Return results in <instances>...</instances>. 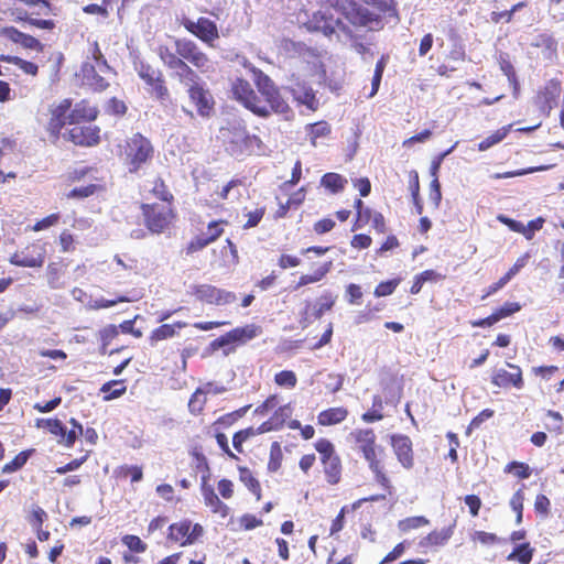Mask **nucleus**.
<instances>
[{
  "instance_id": "0eeeda50",
  "label": "nucleus",
  "mask_w": 564,
  "mask_h": 564,
  "mask_svg": "<svg viewBox=\"0 0 564 564\" xmlns=\"http://www.w3.org/2000/svg\"><path fill=\"white\" fill-rule=\"evenodd\" d=\"M259 333L260 328L253 324L237 327L213 340L210 347L213 350L225 348L224 354L227 356L234 351V347H231L232 345L245 344L257 337Z\"/></svg>"
},
{
  "instance_id": "b1692460",
  "label": "nucleus",
  "mask_w": 564,
  "mask_h": 564,
  "mask_svg": "<svg viewBox=\"0 0 564 564\" xmlns=\"http://www.w3.org/2000/svg\"><path fill=\"white\" fill-rule=\"evenodd\" d=\"M512 124L505 126L497 131H495L489 137L485 138L481 142L478 143L479 151H487L491 147L501 142L510 132Z\"/></svg>"
},
{
  "instance_id": "79ce46f5",
  "label": "nucleus",
  "mask_w": 564,
  "mask_h": 564,
  "mask_svg": "<svg viewBox=\"0 0 564 564\" xmlns=\"http://www.w3.org/2000/svg\"><path fill=\"white\" fill-rule=\"evenodd\" d=\"M130 300L127 296H118L113 300H107V299H96L89 303V308L91 310H100V308H108L112 307L118 303L129 302Z\"/></svg>"
},
{
  "instance_id": "7ed1b4c3",
  "label": "nucleus",
  "mask_w": 564,
  "mask_h": 564,
  "mask_svg": "<svg viewBox=\"0 0 564 564\" xmlns=\"http://www.w3.org/2000/svg\"><path fill=\"white\" fill-rule=\"evenodd\" d=\"M378 12L370 11L368 8L348 0H341L339 11L345 18L355 25L367 26L370 30L381 25L379 14L395 17L397 10L392 0H364Z\"/></svg>"
},
{
  "instance_id": "a19ab883",
  "label": "nucleus",
  "mask_w": 564,
  "mask_h": 564,
  "mask_svg": "<svg viewBox=\"0 0 564 564\" xmlns=\"http://www.w3.org/2000/svg\"><path fill=\"white\" fill-rule=\"evenodd\" d=\"M506 471L514 474L520 479H527L531 475L529 465L519 462L509 463L506 466Z\"/></svg>"
},
{
  "instance_id": "09e8293b",
  "label": "nucleus",
  "mask_w": 564,
  "mask_h": 564,
  "mask_svg": "<svg viewBox=\"0 0 564 564\" xmlns=\"http://www.w3.org/2000/svg\"><path fill=\"white\" fill-rule=\"evenodd\" d=\"M254 436L253 427H248L237 432L232 437V445L238 452H242L241 445L243 442Z\"/></svg>"
},
{
  "instance_id": "2eb2a0df",
  "label": "nucleus",
  "mask_w": 564,
  "mask_h": 564,
  "mask_svg": "<svg viewBox=\"0 0 564 564\" xmlns=\"http://www.w3.org/2000/svg\"><path fill=\"white\" fill-rule=\"evenodd\" d=\"M69 140L78 145H95L99 142V129L93 126H76L69 130Z\"/></svg>"
},
{
  "instance_id": "393cba45",
  "label": "nucleus",
  "mask_w": 564,
  "mask_h": 564,
  "mask_svg": "<svg viewBox=\"0 0 564 564\" xmlns=\"http://www.w3.org/2000/svg\"><path fill=\"white\" fill-rule=\"evenodd\" d=\"M216 291L217 288L209 284L192 286V293L196 296V299L208 304H215Z\"/></svg>"
},
{
  "instance_id": "774afa93",
  "label": "nucleus",
  "mask_w": 564,
  "mask_h": 564,
  "mask_svg": "<svg viewBox=\"0 0 564 564\" xmlns=\"http://www.w3.org/2000/svg\"><path fill=\"white\" fill-rule=\"evenodd\" d=\"M335 227V221L330 218H324L315 223L314 231L318 235L326 234Z\"/></svg>"
},
{
  "instance_id": "bf43d9fd",
  "label": "nucleus",
  "mask_w": 564,
  "mask_h": 564,
  "mask_svg": "<svg viewBox=\"0 0 564 564\" xmlns=\"http://www.w3.org/2000/svg\"><path fill=\"white\" fill-rule=\"evenodd\" d=\"M59 219V215L58 214H52L41 220H39L34 226H33V230L34 231H41V230H44L46 228H50L52 226H54L55 224H57Z\"/></svg>"
},
{
  "instance_id": "13d9d810",
  "label": "nucleus",
  "mask_w": 564,
  "mask_h": 564,
  "mask_svg": "<svg viewBox=\"0 0 564 564\" xmlns=\"http://www.w3.org/2000/svg\"><path fill=\"white\" fill-rule=\"evenodd\" d=\"M236 299L235 293L217 288L215 305H227L234 303Z\"/></svg>"
},
{
  "instance_id": "a18cd8bd",
  "label": "nucleus",
  "mask_w": 564,
  "mask_h": 564,
  "mask_svg": "<svg viewBox=\"0 0 564 564\" xmlns=\"http://www.w3.org/2000/svg\"><path fill=\"white\" fill-rule=\"evenodd\" d=\"M315 448L321 455V460L330 458L336 455L334 445L325 438L318 440L315 444Z\"/></svg>"
},
{
  "instance_id": "f257e3e1",
  "label": "nucleus",
  "mask_w": 564,
  "mask_h": 564,
  "mask_svg": "<svg viewBox=\"0 0 564 564\" xmlns=\"http://www.w3.org/2000/svg\"><path fill=\"white\" fill-rule=\"evenodd\" d=\"M251 72L252 80L257 86L260 96L254 93L249 82L242 78H237L232 83L231 87L235 98L259 117L265 118L271 113V111L279 115L289 113L290 107L280 95L273 80L256 67H253Z\"/></svg>"
},
{
  "instance_id": "bb28decb",
  "label": "nucleus",
  "mask_w": 564,
  "mask_h": 564,
  "mask_svg": "<svg viewBox=\"0 0 564 564\" xmlns=\"http://www.w3.org/2000/svg\"><path fill=\"white\" fill-rule=\"evenodd\" d=\"M346 183L347 181L337 173H326L321 181V184L333 193L343 191Z\"/></svg>"
},
{
  "instance_id": "5701e85b",
  "label": "nucleus",
  "mask_w": 564,
  "mask_h": 564,
  "mask_svg": "<svg viewBox=\"0 0 564 564\" xmlns=\"http://www.w3.org/2000/svg\"><path fill=\"white\" fill-rule=\"evenodd\" d=\"M453 535V525L443 528L440 531L431 532L424 540L421 542V545H443L445 544L451 536Z\"/></svg>"
},
{
  "instance_id": "338daca9",
  "label": "nucleus",
  "mask_w": 564,
  "mask_h": 564,
  "mask_svg": "<svg viewBox=\"0 0 564 564\" xmlns=\"http://www.w3.org/2000/svg\"><path fill=\"white\" fill-rule=\"evenodd\" d=\"M240 524L241 527L245 529V530H252L257 527H260L262 525V520L261 519H258L256 518L252 514H243L241 518H240Z\"/></svg>"
},
{
  "instance_id": "6e6d98bb",
  "label": "nucleus",
  "mask_w": 564,
  "mask_h": 564,
  "mask_svg": "<svg viewBox=\"0 0 564 564\" xmlns=\"http://www.w3.org/2000/svg\"><path fill=\"white\" fill-rule=\"evenodd\" d=\"M544 219L542 217H539L536 219H533L528 223V225H524V231H520V234H523L524 237L530 240L532 239L535 231L540 230L543 227Z\"/></svg>"
},
{
  "instance_id": "1a4fd4ad",
  "label": "nucleus",
  "mask_w": 564,
  "mask_h": 564,
  "mask_svg": "<svg viewBox=\"0 0 564 564\" xmlns=\"http://www.w3.org/2000/svg\"><path fill=\"white\" fill-rule=\"evenodd\" d=\"M182 25L202 42L213 46L214 41L219 37L216 23L207 18L200 17L196 21L188 18L182 20Z\"/></svg>"
},
{
  "instance_id": "58836bf2",
  "label": "nucleus",
  "mask_w": 564,
  "mask_h": 564,
  "mask_svg": "<svg viewBox=\"0 0 564 564\" xmlns=\"http://www.w3.org/2000/svg\"><path fill=\"white\" fill-rule=\"evenodd\" d=\"M122 543L132 552L142 553L147 544L137 535L128 534L122 538Z\"/></svg>"
},
{
  "instance_id": "a211bd4d",
  "label": "nucleus",
  "mask_w": 564,
  "mask_h": 564,
  "mask_svg": "<svg viewBox=\"0 0 564 564\" xmlns=\"http://www.w3.org/2000/svg\"><path fill=\"white\" fill-rule=\"evenodd\" d=\"M351 435L354 436L365 458H369L372 454L376 453V435L372 430H357L354 433H351Z\"/></svg>"
},
{
  "instance_id": "6ab92c4d",
  "label": "nucleus",
  "mask_w": 564,
  "mask_h": 564,
  "mask_svg": "<svg viewBox=\"0 0 564 564\" xmlns=\"http://www.w3.org/2000/svg\"><path fill=\"white\" fill-rule=\"evenodd\" d=\"M97 109L87 102L86 100H82L76 104L74 109L69 110V124L77 123L79 121H93L97 117Z\"/></svg>"
},
{
  "instance_id": "f3484780",
  "label": "nucleus",
  "mask_w": 564,
  "mask_h": 564,
  "mask_svg": "<svg viewBox=\"0 0 564 564\" xmlns=\"http://www.w3.org/2000/svg\"><path fill=\"white\" fill-rule=\"evenodd\" d=\"M200 489L204 502L208 508H210L212 512L217 513L223 518H226L229 513V507L218 498V496L215 494L214 488L207 484L205 477H203Z\"/></svg>"
},
{
  "instance_id": "8fccbe9b",
  "label": "nucleus",
  "mask_w": 564,
  "mask_h": 564,
  "mask_svg": "<svg viewBox=\"0 0 564 564\" xmlns=\"http://www.w3.org/2000/svg\"><path fill=\"white\" fill-rule=\"evenodd\" d=\"M96 189H97L96 184L75 187L67 194V197L68 198H85V197L93 195L96 192Z\"/></svg>"
},
{
  "instance_id": "2f4dec72",
  "label": "nucleus",
  "mask_w": 564,
  "mask_h": 564,
  "mask_svg": "<svg viewBox=\"0 0 564 564\" xmlns=\"http://www.w3.org/2000/svg\"><path fill=\"white\" fill-rule=\"evenodd\" d=\"M240 185H241V182L239 180L230 181L218 193L219 197L223 199L237 200L241 195V193L238 188Z\"/></svg>"
},
{
  "instance_id": "20e7f679",
  "label": "nucleus",
  "mask_w": 564,
  "mask_h": 564,
  "mask_svg": "<svg viewBox=\"0 0 564 564\" xmlns=\"http://www.w3.org/2000/svg\"><path fill=\"white\" fill-rule=\"evenodd\" d=\"M165 54H170L186 64H192L199 73L205 75L216 70V63L195 42L187 39H176L173 47L160 45L158 55L163 64Z\"/></svg>"
},
{
  "instance_id": "4c0bfd02",
  "label": "nucleus",
  "mask_w": 564,
  "mask_h": 564,
  "mask_svg": "<svg viewBox=\"0 0 564 564\" xmlns=\"http://www.w3.org/2000/svg\"><path fill=\"white\" fill-rule=\"evenodd\" d=\"M523 501H524V492L522 489H519L518 491H516L510 500V507L517 513V519H516L517 524H520L522 522Z\"/></svg>"
},
{
  "instance_id": "f03ea898",
  "label": "nucleus",
  "mask_w": 564,
  "mask_h": 564,
  "mask_svg": "<svg viewBox=\"0 0 564 564\" xmlns=\"http://www.w3.org/2000/svg\"><path fill=\"white\" fill-rule=\"evenodd\" d=\"M164 66L170 70L171 77L177 79L186 87L189 100L196 107L199 116L208 117L214 108V98L205 87L198 73L185 62L165 54Z\"/></svg>"
},
{
  "instance_id": "dca6fc26",
  "label": "nucleus",
  "mask_w": 564,
  "mask_h": 564,
  "mask_svg": "<svg viewBox=\"0 0 564 564\" xmlns=\"http://www.w3.org/2000/svg\"><path fill=\"white\" fill-rule=\"evenodd\" d=\"M561 94V83L551 80L536 97V105L543 112L549 113L556 105Z\"/></svg>"
},
{
  "instance_id": "a878e982",
  "label": "nucleus",
  "mask_w": 564,
  "mask_h": 564,
  "mask_svg": "<svg viewBox=\"0 0 564 564\" xmlns=\"http://www.w3.org/2000/svg\"><path fill=\"white\" fill-rule=\"evenodd\" d=\"M533 550L529 543L517 545L513 551L507 556L508 561H519L521 564H529L532 560Z\"/></svg>"
},
{
  "instance_id": "9d476101",
  "label": "nucleus",
  "mask_w": 564,
  "mask_h": 564,
  "mask_svg": "<svg viewBox=\"0 0 564 564\" xmlns=\"http://www.w3.org/2000/svg\"><path fill=\"white\" fill-rule=\"evenodd\" d=\"M44 245L33 243L21 251L14 252L9 261L11 264L24 268H40L45 260Z\"/></svg>"
},
{
  "instance_id": "72a5a7b5",
  "label": "nucleus",
  "mask_w": 564,
  "mask_h": 564,
  "mask_svg": "<svg viewBox=\"0 0 564 564\" xmlns=\"http://www.w3.org/2000/svg\"><path fill=\"white\" fill-rule=\"evenodd\" d=\"M30 455L31 451H23L19 453L11 462L4 465L3 473L10 474L22 468L26 464Z\"/></svg>"
},
{
  "instance_id": "9b49d317",
  "label": "nucleus",
  "mask_w": 564,
  "mask_h": 564,
  "mask_svg": "<svg viewBox=\"0 0 564 564\" xmlns=\"http://www.w3.org/2000/svg\"><path fill=\"white\" fill-rule=\"evenodd\" d=\"M70 99H63L57 105L51 107V118L47 123V131L55 139L58 138L61 130L66 123H69Z\"/></svg>"
},
{
  "instance_id": "c756f323",
  "label": "nucleus",
  "mask_w": 564,
  "mask_h": 564,
  "mask_svg": "<svg viewBox=\"0 0 564 564\" xmlns=\"http://www.w3.org/2000/svg\"><path fill=\"white\" fill-rule=\"evenodd\" d=\"M126 389L123 381L113 380L102 384L100 391L106 393L105 400H112L122 395L126 392Z\"/></svg>"
},
{
  "instance_id": "473e14b6",
  "label": "nucleus",
  "mask_w": 564,
  "mask_h": 564,
  "mask_svg": "<svg viewBox=\"0 0 564 564\" xmlns=\"http://www.w3.org/2000/svg\"><path fill=\"white\" fill-rule=\"evenodd\" d=\"M429 523H430V521L425 517L416 516V517H410V518L399 521L398 527L401 531L408 532L412 529H417V528L427 525Z\"/></svg>"
},
{
  "instance_id": "680f3d73",
  "label": "nucleus",
  "mask_w": 564,
  "mask_h": 564,
  "mask_svg": "<svg viewBox=\"0 0 564 564\" xmlns=\"http://www.w3.org/2000/svg\"><path fill=\"white\" fill-rule=\"evenodd\" d=\"M346 293L350 304H359V301L362 297V292L359 285L354 283L349 284L346 288Z\"/></svg>"
},
{
  "instance_id": "c9c22d12",
  "label": "nucleus",
  "mask_w": 564,
  "mask_h": 564,
  "mask_svg": "<svg viewBox=\"0 0 564 564\" xmlns=\"http://www.w3.org/2000/svg\"><path fill=\"white\" fill-rule=\"evenodd\" d=\"M1 59L13 63L14 65L19 66L26 74H30V75L37 74L39 67L36 64H34L32 62L24 61L20 57H11V56H1Z\"/></svg>"
},
{
  "instance_id": "37998d69",
  "label": "nucleus",
  "mask_w": 564,
  "mask_h": 564,
  "mask_svg": "<svg viewBox=\"0 0 564 564\" xmlns=\"http://www.w3.org/2000/svg\"><path fill=\"white\" fill-rule=\"evenodd\" d=\"M400 280L393 279L389 281L381 282L377 285L375 290V296L382 297L388 296L393 293L395 288L399 285Z\"/></svg>"
},
{
  "instance_id": "4be33fe9",
  "label": "nucleus",
  "mask_w": 564,
  "mask_h": 564,
  "mask_svg": "<svg viewBox=\"0 0 564 564\" xmlns=\"http://www.w3.org/2000/svg\"><path fill=\"white\" fill-rule=\"evenodd\" d=\"M191 528L192 523L188 520H184L178 523H173L169 528V539L174 542H181V544L183 545V541L187 540Z\"/></svg>"
},
{
  "instance_id": "c03bdc74",
  "label": "nucleus",
  "mask_w": 564,
  "mask_h": 564,
  "mask_svg": "<svg viewBox=\"0 0 564 564\" xmlns=\"http://www.w3.org/2000/svg\"><path fill=\"white\" fill-rule=\"evenodd\" d=\"M206 398L204 395V391L200 390L199 388L194 392V394L189 399L188 409L192 413H199L203 410Z\"/></svg>"
},
{
  "instance_id": "f704fd0d",
  "label": "nucleus",
  "mask_w": 564,
  "mask_h": 564,
  "mask_svg": "<svg viewBox=\"0 0 564 564\" xmlns=\"http://www.w3.org/2000/svg\"><path fill=\"white\" fill-rule=\"evenodd\" d=\"M282 451L278 442L272 443L270 448V459L268 463V470L275 473L281 467Z\"/></svg>"
},
{
  "instance_id": "6e6552de",
  "label": "nucleus",
  "mask_w": 564,
  "mask_h": 564,
  "mask_svg": "<svg viewBox=\"0 0 564 564\" xmlns=\"http://www.w3.org/2000/svg\"><path fill=\"white\" fill-rule=\"evenodd\" d=\"M142 210L147 227L152 232H162L171 223L172 209L166 203L144 204Z\"/></svg>"
},
{
  "instance_id": "e2e57ef3",
  "label": "nucleus",
  "mask_w": 564,
  "mask_h": 564,
  "mask_svg": "<svg viewBox=\"0 0 564 564\" xmlns=\"http://www.w3.org/2000/svg\"><path fill=\"white\" fill-rule=\"evenodd\" d=\"M529 258V253H524L523 256L518 258L514 264L508 270V272L505 275L509 276V280H511L522 268L525 267Z\"/></svg>"
},
{
  "instance_id": "aec40b11",
  "label": "nucleus",
  "mask_w": 564,
  "mask_h": 564,
  "mask_svg": "<svg viewBox=\"0 0 564 564\" xmlns=\"http://www.w3.org/2000/svg\"><path fill=\"white\" fill-rule=\"evenodd\" d=\"M322 464L324 466L326 480L332 485L338 484L341 475V464L339 457L335 455L330 458L322 460Z\"/></svg>"
},
{
  "instance_id": "603ef678",
  "label": "nucleus",
  "mask_w": 564,
  "mask_h": 564,
  "mask_svg": "<svg viewBox=\"0 0 564 564\" xmlns=\"http://www.w3.org/2000/svg\"><path fill=\"white\" fill-rule=\"evenodd\" d=\"M344 379V375L329 373L325 387L328 391L335 393L341 389Z\"/></svg>"
},
{
  "instance_id": "5fc2aeb1",
  "label": "nucleus",
  "mask_w": 564,
  "mask_h": 564,
  "mask_svg": "<svg viewBox=\"0 0 564 564\" xmlns=\"http://www.w3.org/2000/svg\"><path fill=\"white\" fill-rule=\"evenodd\" d=\"M24 33L13 26H4L0 29V36H3L13 43L20 44Z\"/></svg>"
},
{
  "instance_id": "c85d7f7f",
  "label": "nucleus",
  "mask_w": 564,
  "mask_h": 564,
  "mask_svg": "<svg viewBox=\"0 0 564 564\" xmlns=\"http://www.w3.org/2000/svg\"><path fill=\"white\" fill-rule=\"evenodd\" d=\"M138 75L150 86L161 78L159 69L152 67L147 63H140L137 66Z\"/></svg>"
},
{
  "instance_id": "e433bc0d",
  "label": "nucleus",
  "mask_w": 564,
  "mask_h": 564,
  "mask_svg": "<svg viewBox=\"0 0 564 564\" xmlns=\"http://www.w3.org/2000/svg\"><path fill=\"white\" fill-rule=\"evenodd\" d=\"M37 426L46 427L52 434L65 436V425L56 419L39 420Z\"/></svg>"
},
{
  "instance_id": "7c9ffc66",
  "label": "nucleus",
  "mask_w": 564,
  "mask_h": 564,
  "mask_svg": "<svg viewBox=\"0 0 564 564\" xmlns=\"http://www.w3.org/2000/svg\"><path fill=\"white\" fill-rule=\"evenodd\" d=\"M239 474L240 480L259 500L261 497V488L259 481L252 476L248 468H240Z\"/></svg>"
},
{
  "instance_id": "4d7b16f0",
  "label": "nucleus",
  "mask_w": 564,
  "mask_h": 564,
  "mask_svg": "<svg viewBox=\"0 0 564 564\" xmlns=\"http://www.w3.org/2000/svg\"><path fill=\"white\" fill-rule=\"evenodd\" d=\"M118 334V328L115 325H108L99 332V337L104 346H108Z\"/></svg>"
},
{
  "instance_id": "f8f14e48",
  "label": "nucleus",
  "mask_w": 564,
  "mask_h": 564,
  "mask_svg": "<svg viewBox=\"0 0 564 564\" xmlns=\"http://www.w3.org/2000/svg\"><path fill=\"white\" fill-rule=\"evenodd\" d=\"M337 296L330 291H324L316 302L312 305L307 303L305 311L302 314V323L305 325L311 323V317L315 319L322 318V316L330 311L336 302Z\"/></svg>"
},
{
  "instance_id": "0e129e2a",
  "label": "nucleus",
  "mask_w": 564,
  "mask_h": 564,
  "mask_svg": "<svg viewBox=\"0 0 564 564\" xmlns=\"http://www.w3.org/2000/svg\"><path fill=\"white\" fill-rule=\"evenodd\" d=\"M521 306L519 303L516 302H508L505 303L499 310H497L498 316H500V319L508 317L509 315L520 311Z\"/></svg>"
},
{
  "instance_id": "de8ad7c7",
  "label": "nucleus",
  "mask_w": 564,
  "mask_h": 564,
  "mask_svg": "<svg viewBox=\"0 0 564 564\" xmlns=\"http://www.w3.org/2000/svg\"><path fill=\"white\" fill-rule=\"evenodd\" d=\"M265 209L263 207L256 208L254 210L248 212L246 216L248 217L247 223L242 226L243 229H250L256 227L261 219L263 218Z\"/></svg>"
},
{
  "instance_id": "4468645a",
  "label": "nucleus",
  "mask_w": 564,
  "mask_h": 564,
  "mask_svg": "<svg viewBox=\"0 0 564 564\" xmlns=\"http://www.w3.org/2000/svg\"><path fill=\"white\" fill-rule=\"evenodd\" d=\"M391 445L398 457V460L404 468H412L413 466V451L412 442L406 435H392Z\"/></svg>"
},
{
  "instance_id": "39448f33",
  "label": "nucleus",
  "mask_w": 564,
  "mask_h": 564,
  "mask_svg": "<svg viewBox=\"0 0 564 564\" xmlns=\"http://www.w3.org/2000/svg\"><path fill=\"white\" fill-rule=\"evenodd\" d=\"M89 54L91 61H86L82 66L83 83L95 91H102L109 86L113 69L108 65L97 42L91 44Z\"/></svg>"
},
{
  "instance_id": "cd10ccee",
  "label": "nucleus",
  "mask_w": 564,
  "mask_h": 564,
  "mask_svg": "<svg viewBox=\"0 0 564 564\" xmlns=\"http://www.w3.org/2000/svg\"><path fill=\"white\" fill-rule=\"evenodd\" d=\"M305 129L313 145H316L318 138L326 137L330 132V127L326 121L307 124Z\"/></svg>"
},
{
  "instance_id": "49530a36",
  "label": "nucleus",
  "mask_w": 564,
  "mask_h": 564,
  "mask_svg": "<svg viewBox=\"0 0 564 564\" xmlns=\"http://www.w3.org/2000/svg\"><path fill=\"white\" fill-rule=\"evenodd\" d=\"M341 26L343 23L340 21V18L334 19L333 17H330L329 19L325 18L324 24L318 28L323 31V33L326 36H332L337 32L338 29H341Z\"/></svg>"
},
{
  "instance_id": "052dcab7",
  "label": "nucleus",
  "mask_w": 564,
  "mask_h": 564,
  "mask_svg": "<svg viewBox=\"0 0 564 564\" xmlns=\"http://www.w3.org/2000/svg\"><path fill=\"white\" fill-rule=\"evenodd\" d=\"M47 282L51 289H61L63 284L59 282L58 270L54 264L47 267Z\"/></svg>"
},
{
  "instance_id": "69168bd1",
  "label": "nucleus",
  "mask_w": 564,
  "mask_h": 564,
  "mask_svg": "<svg viewBox=\"0 0 564 564\" xmlns=\"http://www.w3.org/2000/svg\"><path fill=\"white\" fill-rule=\"evenodd\" d=\"M278 264L282 269L295 268L301 264V259L291 254H282Z\"/></svg>"
},
{
  "instance_id": "864d4df0",
  "label": "nucleus",
  "mask_w": 564,
  "mask_h": 564,
  "mask_svg": "<svg viewBox=\"0 0 564 564\" xmlns=\"http://www.w3.org/2000/svg\"><path fill=\"white\" fill-rule=\"evenodd\" d=\"M174 333H175V329L172 325L164 324L153 330L151 338L153 340H163V339L172 337L174 335Z\"/></svg>"
},
{
  "instance_id": "423d86ee",
  "label": "nucleus",
  "mask_w": 564,
  "mask_h": 564,
  "mask_svg": "<svg viewBox=\"0 0 564 564\" xmlns=\"http://www.w3.org/2000/svg\"><path fill=\"white\" fill-rule=\"evenodd\" d=\"M153 153L150 140L141 133H134L126 141L123 162L130 173H135L153 158Z\"/></svg>"
},
{
  "instance_id": "412c9836",
  "label": "nucleus",
  "mask_w": 564,
  "mask_h": 564,
  "mask_svg": "<svg viewBox=\"0 0 564 564\" xmlns=\"http://www.w3.org/2000/svg\"><path fill=\"white\" fill-rule=\"evenodd\" d=\"M347 414V410L344 408H332L318 414V423L322 425L337 424L343 422Z\"/></svg>"
},
{
  "instance_id": "ddd939ff",
  "label": "nucleus",
  "mask_w": 564,
  "mask_h": 564,
  "mask_svg": "<svg viewBox=\"0 0 564 564\" xmlns=\"http://www.w3.org/2000/svg\"><path fill=\"white\" fill-rule=\"evenodd\" d=\"M507 366L512 371L497 369L492 375L491 382L499 388L514 387L516 389H522L524 382L520 367L510 362Z\"/></svg>"
},
{
  "instance_id": "3c124183",
  "label": "nucleus",
  "mask_w": 564,
  "mask_h": 564,
  "mask_svg": "<svg viewBox=\"0 0 564 564\" xmlns=\"http://www.w3.org/2000/svg\"><path fill=\"white\" fill-rule=\"evenodd\" d=\"M209 243H212L208 238H207V235L205 234H200L199 236L195 237L187 246V253H194V252H197L202 249H204L205 247H207Z\"/></svg>"
},
{
  "instance_id": "ea45409f",
  "label": "nucleus",
  "mask_w": 564,
  "mask_h": 564,
  "mask_svg": "<svg viewBox=\"0 0 564 564\" xmlns=\"http://www.w3.org/2000/svg\"><path fill=\"white\" fill-rule=\"evenodd\" d=\"M275 383L281 387L294 388L296 386L297 379L293 371L283 370L275 375Z\"/></svg>"
}]
</instances>
